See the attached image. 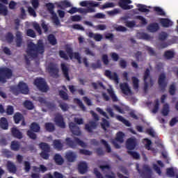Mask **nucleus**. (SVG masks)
Returning <instances> with one entry per match:
<instances>
[{"mask_svg": "<svg viewBox=\"0 0 178 178\" xmlns=\"http://www.w3.org/2000/svg\"><path fill=\"white\" fill-rule=\"evenodd\" d=\"M175 51H172V50H166L164 53V57L167 58V60H170V58H173L175 57Z\"/></svg>", "mask_w": 178, "mask_h": 178, "instance_id": "obj_43", "label": "nucleus"}, {"mask_svg": "<svg viewBox=\"0 0 178 178\" xmlns=\"http://www.w3.org/2000/svg\"><path fill=\"white\" fill-rule=\"evenodd\" d=\"M100 143L104 145L107 152H112V148H111V145H109V144L108 143V141H106V140L102 139L100 140Z\"/></svg>", "mask_w": 178, "mask_h": 178, "instance_id": "obj_48", "label": "nucleus"}, {"mask_svg": "<svg viewBox=\"0 0 178 178\" xmlns=\"http://www.w3.org/2000/svg\"><path fill=\"white\" fill-rule=\"evenodd\" d=\"M92 67L94 68L95 70L97 68H102V63L101 60H97L96 63H93L92 64Z\"/></svg>", "mask_w": 178, "mask_h": 178, "instance_id": "obj_58", "label": "nucleus"}, {"mask_svg": "<svg viewBox=\"0 0 178 178\" xmlns=\"http://www.w3.org/2000/svg\"><path fill=\"white\" fill-rule=\"evenodd\" d=\"M8 0H0V15L3 16H8V7L5 5H8Z\"/></svg>", "mask_w": 178, "mask_h": 178, "instance_id": "obj_19", "label": "nucleus"}, {"mask_svg": "<svg viewBox=\"0 0 178 178\" xmlns=\"http://www.w3.org/2000/svg\"><path fill=\"white\" fill-rule=\"evenodd\" d=\"M24 106L29 111H32V109H34V104H33V102L29 100L24 102Z\"/></svg>", "mask_w": 178, "mask_h": 178, "instance_id": "obj_47", "label": "nucleus"}, {"mask_svg": "<svg viewBox=\"0 0 178 178\" xmlns=\"http://www.w3.org/2000/svg\"><path fill=\"white\" fill-rule=\"evenodd\" d=\"M132 81L134 83V90H138L139 88V79L137 76H132Z\"/></svg>", "mask_w": 178, "mask_h": 178, "instance_id": "obj_54", "label": "nucleus"}, {"mask_svg": "<svg viewBox=\"0 0 178 178\" xmlns=\"http://www.w3.org/2000/svg\"><path fill=\"white\" fill-rule=\"evenodd\" d=\"M120 86L122 94H124V95H131L132 94L131 89L127 82L120 83Z\"/></svg>", "mask_w": 178, "mask_h": 178, "instance_id": "obj_20", "label": "nucleus"}, {"mask_svg": "<svg viewBox=\"0 0 178 178\" xmlns=\"http://www.w3.org/2000/svg\"><path fill=\"white\" fill-rule=\"evenodd\" d=\"M158 83L161 91H165L166 86L168 85V82H166V75L164 72H162L159 76Z\"/></svg>", "mask_w": 178, "mask_h": 178, "instance_id": "obj_15", "label": "nucleus"}, {"mask_svg": "<svg viewBox=\"0 0 178 178\" xmlns=\"http://www.w3.org/2000/svg\"><path fill=\"white\" fill-rule=\"evenodd\" d=\"M28 56H30L33 59L38 58L39 55H42L45 52V47L42 40H38L37 44L31 42L28 44L26 51Z\"/></svg>", "mask_w": 178, "mask_h": 178, "instance_id": "obj_1", "label": "nucleus"}, {"mask_svg": "<svg viewBox=\"0 0 178 178\" xmlns=\"http://www.w3.org/2000/svg\"><path fill=\"white\" fill-rule=\"evenodd\" d=\"M11 133L15 138H17L18 140H22V138H23V134L21 131H19V130L17 129V128H12Z\"/></svg>", "mask_w": 178, "mask_h": 178, "instance_id": "obj_27", "label": "nucleus"}, {"mask_svg": "<svg viewBox=\"0 0 178 178\" xmlns=\"http://www.w3.org/2000/svg\"><path fill=\"white\" fill-rule=\"evenodd\" d=\"M6 40L9 44H12V42H13V40H15V36H13V33L8 32L6 35Z\"/></svg>", "mask_w": 178, "mask_h": 178, "instance_id": "obj_50", "label": "nucleus"}, {"mask_svg": "<svg viewBox=\"0 0 178 178\" xmlns=\"http://www.w3.org/2000/svg\"><path fill=\"white\" fill-rule=\"evenodd\" d=\"M13 75L12 70L4 67L0 68V83H6V80H9Z\"/></svg>", "mask_w": 178, "mask_h": 178, "instance_id": "obj_6", "label": "nucleus"}, {"mask_svg": "<svg viewBox=\"0 0 178 178\" xmlns=\"http://www.w3.org/2000/svg\"><path fill=\"white\" fill-rule=\"evenodd\" d=\"M88 170V165L84 161H81L78 164V172L80 175H86Z\"/></svg>", "mask_w": 178, "mask_h": 178, "instance_id": "obj_23", "label": "nucleus"}, {"mask_svg": "<svg viewBox=\"0 0 178 178\" xmlns=\"http://www.w3.org/2000/svg\"><path fill=\"white\" fill-rule=\"evenodd\" d=\"M0 126L3 130H8V129H9V123L6 118L2 117L0 119Z\"/></svg>", "mask_w": 178, "mask_h": 178, "instance_id": "obj_30", "label": "nucleus"}, {"mask_svg": "<svg viewBox=\"0 0 178 178\" xmlns=\"http://www.w3.org/2000/svg\"><path fill=\"white\" fill-rule=\"evenodd\" d=\"M69 128L74 136H81L80 127L74 122H70Z\"/></svg>", "mask_w": 178, "mask_h": 178, "instance_id": "obj_18", "label": "nucleus"}, {"mask_svg": "<svg viewBox=\"0 0 178 178\" xmlns=\"http://www.w3.org/2000/svg\"><path fill=\"white\" fill-rule=\"evenodd\" d=\"M44 129L46 131L52 133V131H55V125L52 122H46L44 124Z\"/></svg>", "mask_w": 178, "mask_h": 178, "instance_id": "obj_34", "label": "nucleus"}, {"mask_svg": "<svg viewBox=\"0 0 178 178\" xmlns=\"http://www.w3.org/2000/svg\"><path fill=\"white\" fill-rule=\"evenodd\" d=\"M72 3L69 2L67 0H64L63 1H60L57 7L60 9H65V8H71Z\"/></svg>", "mask_w": 178, "mask_h": 178, "instance_id": "obj_33", "label": "nucleus"}, {"mask_svg": "<svg viewBox=\"0 0 178 178\" xmlns=\"http://www.w3.org/2000/svg\"><path fill=\"white\" fill-rule=\"evenodd\" d=\"M137 6L140 12H150V10L147 8V6H144L143 3H138Z\"/></svg>", "mask_w": 178, "mask_h": 178, "instance_id": "obj_51", "label": "nucleus"}, {"mask_svg": "<svg viewBox=\"0 0 178 178\" xmlns=\"http://www.w3.org/2000/svg\"><path fill=\"white\" fill-rule=\"evenodd\" d=\"M10 90L14 95H19V94H24L25 95H27L29 91L27 83L24 82H19L17 87L11 86Z\"/></svg>", "mask_w": 178, "mask_h": 178, "instance_id": "obj_2", "label": "nucleus"}, {"mask_svg": "<svg viewBox=\"0 0 178 178\" xmlns=\"http://www.w3.org/2000/svg\"><path fill=\"white\" fill-rule=\"evenodd\" d=\"M90 38H93L96 42H101L103 39V35H101V33H92V32H90Z\"/></svg>", "mask_w": 178, "mask_h": 178, "instance_id": "obj_41", "label": "nucleus"}, {"mask_svg": "<svg viewBox=\"0 0 178 178\" xmlns=\"http://www.w3.org/2000/svg\"><path fill=\"white\" fill-rule=\"evenodd\" d=\"M92 85L93 86V88H95V90H98V88H102V90H106V86L105 85H104L103 82H98V83H97L96 82H93Z\"/></svg>", "mask_w": 178, "mask_h": 178, "instance_id": "obj_45", "label": "nucleus"}, {"mask_svg": "<svg viewBox=\"0 0 178 178\" xmlns=\"http://www.w3.org/2000/svg\"><path fill=\"white\" fill-rule=\"evenodd\" d=\"M46 8H47V10H49V12L51 15V16L53 15L56 14V13H55V11L54 10V9H55V5H54V3H46Z\"/></svg>", "mask_w": 178, "mask_h": 178, "instance_id": "obj_39", "label": "nucleus"}, {"mask_svg": "<svg viewBox=\"0 0 178 178\" xmlns=\"http://www.w3.org/2000/svg\"><path fill=\"white\" fill-rule=\"evenodd\" d=\"M47 40L51 45H56L58 44V40H56V38L54 34L49 35Z\"/></svg>", "mask_w": 178, "mask_h": 178, "instance_id": "obj_36", "label": "nucleus"}, {"mask_svg": "<svg viewBox=\"0 0 178 178\" xmlns=\"http://www.w3.org/2000/svg\"><path fill=\"white\" fill-rule=\"evenodd\" d=\"M82 13L83 15H86V13H90V8H77L76 7H72L71 8L67 13H70V15H74V13Z\"/></svg>", "mask_w": 178, "mask_h": 178, "instance_id": "obj_16", "label": "nucleus"}, {"mask_svg": "<svg viewBox=\"0 0 178 178\" xmlns=\"http://www.w3.org/2000/svg\"><path fill=\"white\" fill-rule=\"evenodd\" d=\"M13 119H14L15 123L16 124H18V123H20V120H22V119H23V115H22V113H16L14 115Z\"/></svg>", "mask_w": 178, "mask_h": 178, "instance_id": "obj_44", "label": "nucleus"}, {"mask_svg": "<svg viewBox=\"0 0 178 178\" xmlns=\"http://www.w3.org/2000/svg\"><path fill=\"white\" fill-rule=\"evenodd\" d=\"M26 134L31 140H37V134L34 131L28 130Z\"/></svg>", "mask_w": 178, "mask_h": 178, "instance_id": "obj_60", "label": "nucleus"}, {"mask_svg": "<svg viewBox=\"0 0 178 178\" xmlns=\"http://www.w3.org/2000/svg\"><path fill=\"white\" fill-rule=\"evenodd\" d=\"M159 29L160 26L159 24H157V22H153L152 24H149V25H148L147 26V31L152 33L157 32V31H159Z\"/></svg>", "mask_w": 178, "mask_h": 178, "instance_id": "obj_28", "label": "nucleus"}, {"mask_svg": "<svg viewBox=\"0 0 178 178\" xmlns=\"http://www.w3.org/2000/svg\"><path fill=\"white\" fill-rule=\"evenodd\" d=\"M65 141L67 143V145L73 149L76 148L77 145H79L82 148H86V147H87V144H86L84 141L80 140L79 138H74V140H72L70 138H67Z\"/></svg>", "mask_w": 178, "mask_h": 178, "instance_id": "obj_4", "label": "nucleus"}, {"mask_svg": "<svg viewBox=\"0 0 178 178\" xmlns=\"http://www.w3.org/2000/svg\"><path fill=\"white\" fill-rule=\"evenodd\" d=\"M153 10L156 13L157 15L165 16V13L161 7H154Z\"/></svg>", "mask_w": 178, "mask_h": 178, "instance_id": "obj_52", "label": "nucleus"}, {"mask_svg": "<svg viewBox=\"0 0 178 178\" xmlns=\"http://www.w3.org/2000/svg\"><path fill=\"white\" fill-rule=\"evenodd\" d=\"M54 162L58 165L59 166L63 165L65 163V160L63 159V157L59 154H56L54 156Z\"/></svg>", "mask_w": 178, "mask_h": 178, "instance_id": "obj_29", "label": "nucleus"}, {"mask_svg": "<svg viewBox=\"0 0 178 178\" xmlns=\"http://www.w3.org/2000/svg\"><path fill=\"white\" fill-rule=\"evenodd\" d=\"M159 109V99H156L154 101V106L152 109V113H157Z\"/></svg>", "mask_w": 178, "mask_h": 178, "instance_id": "obj_62", "label": "nucleus"}, {"mask_svg": "<svg viewBox=\"0 0 178 178\" xmlns=\"http://www.w3.org/2000/svg\"><path fill=\"white\" fill-rule=\"evenodd\" d=\"M138 145V142L136 138L130 137L127 140L126 147L128 151H133Z\"/></svg>", "mask_w": 178, "mask_h": 178, "instance_id": "obj_14", "label": "nucleus"}, {"mask_svg": "<svg viewBox=\"0 0 178 178\" xmlns=\"http://www.w3.org/2000/svg\"><path fill=\"white\" fill-rule=\"evenodd\" d=\"M53 144H54V148H56V149H58L59 151L63 149V144H62V141L59 139L54 140L53 142Z\"/></svg>", "mask_w": 178, "mask_h": 178, "instance_id": "obj_35", "label": "nucleus"}, {"mask_svg": "<svg viewBox=\"0 0 178 178\" xmlns=\"http://www.w3.org/2000/svg\"><path fill=\"white\" fill-rule=\"evenodd\" d=\"M136 168L139 173H140L143 178H152V170H151V168H149L148 165H145V166H144L145 170L143 171V172H141L138 165H137Z\"/></svg>", "mask_w": 178, "mask_h": 178, "instance_id": "obj_12", "label": "nucleus"}, {"mask_svg": "<svg viewBox=\"0 0 178 178\" xmlns=\"http://www.w3.org/2000/svg\"><path fill=\"white\" fill-rule=\"evenodd\" d=\"M166 175L169 176L170 178H174L175 176V169L174 168H167L166 169Z\"/></svg>", "mask_w": 178, "mask_h": 178, "instance_id": "obj_46", "label": "nucleus"}, {"mask_svg": "<svg viewBox=\"0 0 178 178\" xmlns=\"http://www.w3.org/2000/svg\"><path fill=\"white\" fill-rule=\"evenodd\" d=\"M7 169L10 173H16L17 172V168L15 163L8 161L7 163Z\"/></svg>", "mask_w": 178, "mask_h": 178, "instance_id": "obj_32", "label": "nucleus"}, {"mask_svg": "<svg viewBox=\"0 0 178 178\" xmlns=\"http://www.w3.org/2000/svg\"><path fill=\"white\" fill-rule=\"evenodd\" d=\"M160 24H161L163 28H170V26H172L173 22L168 18H161L160 19Z\"/></svg>", "mask_w": 178, "mask_h": 178, "instance_id": "obj_26", "label": "nucleus"}, {"mask_svg": "<svg viewBox=\"0 0 178 178\" xmlns=\"http://www.w3.org/2000/svg\"><path fill=\"white\" fill-rule=\"evenodd\" d=\"M116 119L118 120H119L120 122H122V123H124V124H125L128 127H131V124L130 122H129V120H127V119H124V118H123V116L118 115L116 116Z\"/></svg>", "mask_w": 178, "mask_h": 178, "instance_id": "obj_37", "label": "nucleus"}, {"mask_svg": "<svg viewBox=\"0 0 178 178\" xmlns=\"http://www.w3.org/2000/svg\"><path fill=\"white\" fill-rule=\"evenodd\" d=\"M49 73L51 77L54 79H58L59 77V68H58V65L54 64V63H51L48 67Z\"/></svg>", "mask_w": 178, "mask_h": 178, "instance_id": "obj_10", "label": "nucleus"}, {"mask_svg": "<svg viewBox=\"0 0 178 178\" xmlns=\"http://www.w3.org/2000/svg\"><path fill=\"white\" fill-rule=\"evenodd\" d=\"M65 158L67 161V162H76L77 159V154L74 152L70 151L65 153Z\"/></svg>", "mask_w": 178, "mask_h": 178, "instance_id": "obj_22", "label": "nucleus"}, {"mask_svg": "<svg viewBox=\"0 0 178 178\" xmlns=\"http://www.w3.org/2000/svg\"><path fill=\"white\" fill-rule=\"evenodd\" d=\"M65 52L67 54L70 59L74 58L77 60L79 65H81L83 63V62L81 61V56L80 55V53L79 52L73 53V49L72 47L67 46L65 47Z\"/></svg>", "mask_w": 178, "mask_h": 178, "instance_id": "obj_8", "label": "nucleus"}, {"mask_svg": "<svg viewBox=\"0 0 178 178\" xmlns=\"http://www.w3.org/2000/svg\"><path fill=\"white\" fill-rule=\"evenodd\" d=\"M101 126L104 130H106V127H109L110 123L108 120L105 119L104 118H102V122L101 123Z\"/></svg>", "mask_w": 178, "mask_h": 178, "instance_id": "obj_56", "label": "nucleus"}, {"mask_svg": "<svg viewBox=\"0 0 178 178\" xmlns=\"http://www.w3.org/2000/svg\"><path fill=\"white\" fill-rule=\"evenodd\" d=\"M144 91L145 92H147L149 89V84L151 86H154V81L151 76V71L149 68H146L145 72H144Z\"/></svg>", "mask_w": 178, "mask_h": 178, "instance_id": "obj_3", "label": "nucleus"}, {"mask_svg": "<svg viewBox=\"0 0 178 178\" xmlns=\"http://www.w3.org/2000/svg\"><path fill=\"white\" fill-rule=\"evenodd\" d=\"M39 147L42 152L40 154V156L42 159L48 160L49 159V152H51V146L47 143L42 142L39 144Z\"/></svg>", "mask_w": 178, "mask_h": 178, "instance_id": "obj_7", "label": "nucleus"}, {"mask_svg": "<svg viewBox=\"0 0 178 178\" xmlns=\"http://www.w3.org/2000/svg\"><path fill=\"white\" fill-rule=\"evenodd\" d=\"M26 35L28 37H31V38H35V37H37L35 32L31 29L27 30Z\"/></svg>", "mask_w": 178, "mask_h": 178, "instance_id": "obj_63", "label": "nucleus"}, {"mask_svg": "<svg viewBox=\"0 0 178 178\" xmlns=\"http://www.w3.org/2000/svg\"><path fill=\"white\" fill-rule=\"evenodd\" d=\"M10 148L13 151H19L20 149V143L16 140H13L11 142Z\"/></svg>", "mask_w": 178, "mask_h": 178, "instance_id": "obj_40", "label": "nucleus"}, {"mask_svg": "<svg viewBox=\"0 0 178 178\" xmlns=\"http://www.w3.org/2000/svg\"><path fill=\"white\" fill-rule=\"evenodd\" d=\"M128 154L131 155L134 159H140V155L139 152H137L136 151H127Z\"/></svg>", "mask_w": 178, "mask_h": 178, "instance_id": "obj_55", "label": "nucleus"}, {"mask_svg": "<svg viewBox=\"0 0 178 178\" xmlns=\"http://www.w3.org/2000/svg\"><path fill=\"white\" fill-rule=\"evenodd\" d=\"M15 35H16V39H15L16 47L17 48H20V47L23 45V35H22V32L17 31Z\"/></svg>", "mask_w": 178, "mask_h": 178, "instance_id": "obj_24", "label": "nucleus"}, {"mask_svg": "<svg viewBox=\"0 0 178 178\" xmlns=\"http://www.w3.org/2000/svg\"><path fill=\"white\" fill-rule=\"evenodd\" d=\"M59 95H60V98L62 99H63V101H67V99H69V95L64 90H60L59 91Z\"/></svg>", "mask_w": 178, "mask_h": 178, "instance_id": "obj_53", "label": "nucleus"}, {"mask_svg": "<svg viewBox=\"0 0 178 178\" xmlns=\"http://www.w3.org/2000/svg\"><path fill=\"white\" fill-rule=\"evenodd\" d=\"M51 19L56 26H59V24H60V21L56 14H53V15H51Z\"/></svg>", "mask_w": 178, "mask_h": 178, "instance_id": "obj_61", "label": "nucleus"}, {"mask_svg": "<svg viewBox=\"0 0 178 178\" xmlns=\"http://www.w3.org/2000/svg\"><path fill=\"white\" fill-rule=\"evenodd\" d=\"M100 2L96 1H90V12H95V6H99Z\"/></svg>", "mask_w": 178, "mask_h": 178, "instance_id": "obj_59", "label": "nucleus"}, {"mask_svg": "<svg viewBox=\"0 0 178 178\" xmlns=\"http://www.w3.org/2000/svg\"><path fill=\"white\" fill-rule=\"evenodd\" d=\"M124 133L122 131H119L117 133L116 138L115 140H112V144L114 145L115 148L120 149L121 145L118 144V141L119 143H124Z\"/></svg>", "mask_w": 178, "mask_h": 178, "instance_id": "obj_11", "label": "nucleus"}, {"mask_svg": "<svg viewBox=\"0 0 178 178\" xmlns=\"http://www.w3.org/2000/svg\"><path fill=\"white\" fill-rule=\"evenodd\" d=\"M60 66L64 77L66 80L70 81V77L69 76V67L65 63H61Z\"/></svg>", "mask_w": 178, "mask_h": 178, "instance_id": "obj_25", "label": "nucleus"}, {"mask_svg": "<svg viewBox=\"0 0 178 178\" xmlns=\"http://www.w3.org/2000/svg\"><path fill=\"white\" fill-rule=\"evenodd\" d=\"M41 130V127L37 122H32L30 125V131H33L34 133H40Z\"/></svg>", "mask_w": 178, "mask_h": 178, "instance_id": "obj_31", "label": "nucleus"}, {"mask_svg": "<svg viewBox=\"0 0 178 178\" xmlns=\"http://www.w3.org/2000/svg\"><path fill=\"white\" fill-rule=\"evenodd\" d=\"M99 168L104 175H105L106 178H116L115 172L111 171V165H99Z\"/></svg>", "mask_w": 178, "mask_h": 178, "instance_id": "obj_9", "label": "nucleus"}, {"mask_svg": "<svg viewBox=\"0 0 178 178\" xmlns=\"http://www.w3.org/2000/svg\"><path fill=\"white\" fill-rule=\"evenodd\" d=\"M74 104H78L80 109H81L83 111H86V106H84V104H83V102H81V100H80V99L75 98L74 99Z\"/></svg>", "mask_w": 178, "mask_h": 178, "instance_id": "obj_49", "label": "nucleus"}, {"mask_svg": "<svg viewBox=\"0 0 178 178\" xmlns=\"http://www.w3.org/2000/svg\"><path fill=\"white\" fill-rule=\"evenodd\" d=\"M104 74L110 79H113L115 82V83H119L120 77L117 72H112L111 70H106Z\"/></svg>", "mask_w": 178, "mask_h": 178, "instance_id": "obj_17", "label": "nucleus"}, {"mask_svg": "<svg viewBox=\"0 0 178 178\" xmlns=\"http://www.w3.org/2000/svg\"><path fill=\"white\" fill-rule=\"evenodd\" d=\"M131 0H119L118 5L122 8V9H124V10H127V9H132L134 6H130L131 3Z\"/></svg>", "mask_w": 178, "mask_h": 178, "instance_id": "obj_21", "label": "nucleus"}, {"mask_svg": "<svg viewBox=\"0 0 178 178\" xmlns=\"http://www.w3.org/2000/svg\"><path fill=\"white\" fill-rule=\"evenodd\" d=\"M169 92L170 95H175L176 94V86L175 83L170 85Z\"/></svg>", "mask_w": 178, "mask_h": 178, "instance_id": "obj_64", "label": "nucleus"}, {"mask_svg": "<svg viewBox=\"0 0 178 178\" xmlns=\"http://www.w3.org/2000/svg\"><path fill=\"white\" fill-rule=\"evenodd\" d=\"M54 122L56 123V126H58V127H60V129L66 128V123L63 119V115L61 114H56L54 117Z\"/></svg>", "mask_w": 178, "mask_h": 178, "instance_id": "obj_13", "label": "nucleus"}, {"mask_svg": "<svg viewBox=\"0 0 178 178\" xmlns=\"http://www.w3.org/2000/svg\"><path fill=\"white\" fill-rule=\"evenodd\" d=\"M33 84L41 92H47L48 90H49V87H48V84H47V81L44 78H36Z\"/></svg>", "mask_w": 178, "mask_h": 178, "instance_id": "obj_5", "label": "nucleus"}, {"mask_svg": "<svg viewBox=\"0 0 178 178\" xmlns=\"http://www.w3.org/2000/svg\"><path fill=\"white\" fill-rule=\"evenodd\" d=\"M115 3L114 2H106L103 4V6H101L100 9H106V8H114Z\"/></svg>", "mask_w": 178, "mask_h": 178, "instance_id": "obj_57", "label": "nucleus"}, {"mask_svg": "<svg viewBox=\"0 0 178 178\" xmlns=\"http://www.w3.org/2000/svg\"><path fill=\"white\" fill-rule=\"evenodd\" d=\"M107 92H108V95H110L113 102H118V97H116L113 89H107Z\"/></svg>", "mask_w": 178, "mask_h": 178, "instance_id": "obj_38", "label": "nucleus"}, {"mask_svg": "<svg viewBox=\"0 0 178 178\" xmlns=\"http://www.w3.org/2000/svg\"><path fill=\"white\" fill-rule=\"evenodd\" d=\"M169 112H170V106L168 105V104H165L163 106L161 113L162 115H163V116H168V115H169Z\"/></svg>", "mask_w": 178, "mask_h": 178, "instance_id": "obj_42", "label": "nucleus"}]
</instances>
